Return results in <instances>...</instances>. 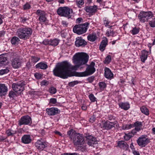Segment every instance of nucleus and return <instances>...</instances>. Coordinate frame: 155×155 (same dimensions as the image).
Listing matches in <instances>:
<instances>
[{
	"mask_svg": "<svg viewBox=\"0 0 155 155\" xmlns=\"http://www.w3.org/2000/svg\"><path fill=\"white\" fill-rule=\"evenodd\" d=\"M126 130H128L133 127V124H126Z\"/></svg>",
	"mask_w": 155,
	"mask_h": 155,
	"instance_id": "51",
	"label": "nucleus"
},
{
	"mask_svg": "<svg viewBox=\"0 0 155 155\" xmlns=\"http://www.w3.org/2000/svg\"><path fill=\"white\" fill-rule=\"evenodd\" d=\"M16 95L15 92L12 91H10L9 94V96L10 98H13Z\"/></svg>",
	"mask_w": 155,
	"mask_h": 155,
	"instance_id": "42",
	"label": "nucleus"
},
{
	"mask_svg": "<svg viewBox=\"0 0 155 155\" xmlns=\"http://www.w3.org/2000/svg\"><path fill=\"white\" fill-rule=\"evenodd\" d=\"M62 155H79L78 153H64L62 154Z\"/></svg>",
	"mask_w": 155,
	"mask_h": 155,
	"instance_id": "53",
	"label": "nucleus"
},
{
	"mask_svg": "<svg viewBox=\"0 0 155 155\" xmlns=\"http://www.w3.org/2000/svg\"><path fill=\"white\" fill-rule=\"evenodd\" d=\"M35 76L36 78L39 79L41 78L42 76L41 74L37 73L35 74Z\"/></svg>",
	"mask_w": 155,
	"mask_h": 155,
	"instance_id": "47",
	"label": "nucleus"
},
{
	"mask_svg": "<svg viewBox=\"0 0 155 155\" xmlns=\"http://www.w3.org/2000/svg\"><path fill=\"white\" fill-rule=\"evenodd\" d=\"M74 62L76 65L72 66L67 61H64L58 64L53 70L54 75L63 79L73 76L78 77L74 75V73L81 72H71L70 70H76L81 66L86 64L88 61L89 56L84 53H78L74 56Z\"/></svg>",
	"mask_w": 155,
	"mask_h": 155,
	"instance_id": "1",
	"label": "nucleus"
},
{
	"mask_svg": "<svg viewBox=\"0 0 155 155\" xmlns=\"http://www.w3.org/2000/svg\"><path fill=\"white\" fill-rule=\"evenodd\" d=\"M95 63L93 62H91L90 65L88 66L87 68L86 71L81 73H74L76 76H78L79 77H82L87 76L93 74L95 71V69L94 68Z\"/></svg>",
	"mask_w": 155,
	"mask_h": 155,
	"instance_id": "4",
	"label": "nucleus"
},
{
	"mask_svg": "<svg viewBox=\"0 0 155 155\" xmlns=\"http://www.w3.org/2000/svg\"><path fill=\"white\" fill-rule=\"evenodd\" d=\"M49 92L52 94H55L56 92V89L54 87H51L49 88Z\"/></svg>",
	"mask_w": 155,
	"mask_h": 155,
	"instance_id": "38",
	"label": "nucleus"
},
{
	"mask_svg": "<svg viewBox=\"0 0 155 155\" xmlns=\"http://www.w3.org/2000/svg\"><path fill=\"white\" fill-rule=\"evenodd\" d=\"M50 41L48 40V39L45 40L43 42V44L45 45H50Z\"/></svg>",
	"mask_w": 155,
	"mask_h": 155,
	"instance_id": "49",
	"label": "nucleus"
},
{
	"mask_svg": "<svg viewBox=\"0 0 155 155\" xmlns=\"http://www.w3.org/2000/svg\"><path fill=\"white\" fill-rule=\"evenodd\" d=\"M148 52L145 50H143L142 51L141 55L140 57L141 61L144 62L147 59L148 55Z\"/></svg>",
	"mask_w": 155,
	"mask_h": 155,
	"instance_id": "25",
	"label": "nucleus"
},
{
	"mask_svg": "<svg viewBox=\"0 0 155 155\" xmlns=\"http://www.w3.org/2000/svg\"><path fill=\"white\" fill-rule=\"evenodd\" d=\"M109 23V21L106 18L104 21V24L106 26H107L108 25Z\"/></svg>",
	"mask_w": 155,
	"mask_h": 155,
	"instance_id": "56",
	"label": "nucleus"
},
{
	"mask_svg": "<svg viewBox=\"0 0 155 155\" xmlns=\"http://www.w3.org/2000/svg\"><path fill=\"white\" fill-rule=\"evenodd\" d=\"M82 20V19L81 18H79L77 19L76 21L77 22L79 23Z\"/></svg>",
	"mask_w": 155,
	"mask_h": 155,
	"instance_id": "60",
	"label": "nucleus"
},
{
	"mask_svg": "<svg viewBox=\"0 0 155 155\" xmlns=\"http://www.w3.org/2000/svg\"><path fill=\"white\" fill-rule=\"evenodd\" d=\"M152 16V13L150 12H142L140 13L138 17L140 21L144 22L151 18Z\"/></svg>",
	"mask_w": 155,
	"mask_h": 155,
	"instance_id": "7",
	"label": "nucleus"
},
{
	"mask_svg": "<svg viewBox=\"0 0 155 155\" xmlns=\"http://www.w3.org/2000/svg\"><path fill=\"white\" fill-rule=\"evenodd\" d=\"M36 14L38 15H39L40 16H41L45 14V12L43 11L38 9L36 12Z\"/></svg>",
	"mask_w": 155,
	"mask_h": 155,
	"instance_id": "40",
	"label": "nucleus"
},
{
	"mask_svg": "<svg viewBox=\"0 0 155 155\" xmlns=\"http://www.w3.org/2000/svg\"><path fill=\"white\" fill-rule=\"evenodd\" d=\"M118 146L120 148L125 150H127L129 147V145L127 143L123 141H118Z\"/></svg>",
	"mask_w": 155,
	"mask_h": 155,
	"instance_id": "20",
	"label": "nucleus"
},
{
	"mask_svg": "<svg viewBox=\"0 0 155 155\" xmlns=\"http://www.w3.org/2000/svg\"><path fill=\"white\" fill-rule=\"evenodd\" d=\"M21 140L24 143L28 144L31 142V140L29 135H25L22 137Z\"/></svg>",
	"mask_w": 155,
	"mask_h": 155,
	"instance_id": "23",
	"label": "nucleus"
},
{
	"mask_svg": "<svg viewBox=\"0 0 155 155\" xmlns=\"http://www.w3.org/2000/svg\"><path fill=\"white\" fill-rule=\"evenodd\" d=\"M119 105L120 107L125 110H128L130 107V104L127 103H120Z\"/></svg>",
	"mask_w": 155,
	"mask_h": 155,
	"instance_id": "26",
	"label": "nucleus"
},
{
	"mask_svg": "<svg viewBox=\"0 0 155 155\" xmlns=\"http://www.w3.org/2000/svg\"><path fill=\"white\" fill-rule=\"evenodd\" d=\"M149 24L152 27H155V18H154L152 20L150 21Z\"/></svg>",
	"mask_w": 155,
	"mask_h": 155,
	"instance_id": "39",
	"label": "nucleus"
},
{
	"mask_svg": "<svg viewBox=\"0 0 155 155\" xmlns=\"http://www.w3.org/2000/svg\"><path fill=\"white\" fill-rule=\"evenodd\" d=\"M21 22L24 23L26 22V21L28 20V18H26L24 17H22L21 18Z\"/></svg>",
	"mask_w": 155,
	"mask_h": 155,
	"instance_id": "46",
	"label": "nucleus"
},
{
	"mask_svg": "<svg viewBox=\"0 0 155 155\" xmlns=\"http://www.w3.org/2000/svg\"><path fill=\"white\" fill-rule=\"evenodd\" d=\"M113 74L108 68L106 67L104 69V76L108 79H111L113 78Z\"/></svg>",
	"mask_w": 155,
	"mask_h": 155,
	"instance_id": "17",
	"label": "nucleus"
},
{
	"mask_svg": "<svg viewBox=\"0 0 155 155\" xmlns=\"http://www.w3.org/2000/svg\"><path fill=\"white\" fill-rule=\"evenodd\" d=\"M48 82L45 81H43L41 82L42 85H45L47 84Z\"/></svg>",
	"mask_w": 155,
	"mask_h": 155,
	"instance_id": "58",
	"label": "nucleus"
},
{
	"mask_svg": "<svg viewBox=\"0 0 155 155\" xmlns=\"http://www.w3.org/2000/svg\"><path fill=\"white\" fill-rule=\"evenodd\" d=\"M107 40L106 38L103 40L100 46V49L102 51H103L107 45Z\"/></svg>",
	"mask_w": 155,
	"mask_h": 155,
	"instance_id": "24",
	"label": "nucleus"
},
{
	"mask_svg": "<svg viewBox=\"0 0 155 155\" xmlns=\"http://www.w3.org/2000/svg\"><path fill=\"white\" fill-rule=\"evenodd\" d=\"M50 102L54 104L57 102L56 99L54 98H51L50 99Z\"/></svg>",
	"mask_w": 155,
	"mask_h": 155,
	"instance_id": "52",
	"label": "nucleus"
},
{
	"mask_svg": "<svg viewBox=\"0 0 155 155\" xmlns=\"http://www.w3.org/2000/svg\"><path fill=\"white\" fill-rule=\"evenodd\" d=\"M32 32V29L30 28H21L18 29L16 35L21 39L26 40L29 38Z\"/></svg>",
	"mask_w": 155,
	"mask_h": 155,
	"instance_id": "3",
	"label": "nucleus"
},
{
	"mask_svg": "<svg viewBox=\"0 0 155 155\" xmlns=\"http://www.w3.org/2000/svg\"><path fill=\"white\" fill-rule=\"evenodd\" d=\"M89 97L92 102H94L96 101V98L94 96V95L92 94H90L89 96Z\"/></svg>",
	"mask_w": 155,
	"mask_h": 155,
	"instance_id": "37",
	"label": "nucleus"
},
{
	"mask_svg": "<svg viewBox=\"0 0 155 155\" xmlns=\"http://www.w3.org/2000/svg\"><path fill=\"white\" fill-rule=\"evenodd\" d=\"M19 41V38L15 36L13 37L11 40V43L13 45L18 44Z\"/></svg>",
	"mask_w": 155,
	"mask_h": 155,
	"instance_id": "28",
	"label": "nucleus"
},
{
	"mask_svg": "<svg viewBox=\"0 0 155 155\" xmlns=\"http://www.w3.org/2000/svg\"><path fill=\"white\" fill-rule=\"evenodd\" d=\"M11 62L12 66L14 68H18L21 66V59L16 58L12 60Z\"/></svg>",
	"mask_w": 155,
	"mask_h": 155,
	"instance_id": "14",
	"label": "nucleus"
},
{
	"mask_svg": "<svg viewBox=\"0 0 155 155\" xmlns=\"http://www.w3.org/2000/svg\"><path fill=\"white\" fill-rule=\"evenodd\" d=\"M8 91V88L5 84H0V96L2 97L6 94Z\"/></svg>",
	"mask_w": 155,
	"mask_h": 155,
	"instance_id": "18",
	"label": "nucleus"
},
{
	"mask_svg": "<svg viewBox=\"0 0 155 155\" xmlns=\"http://www.w3.org/2000/svg\"><path fill=\"white\" fill-rule=\"evenodd\" d=\"M62 23L63 25H64L65 26H67L68 24L67 23L66 21H62Z\"/></svg>",
	"mask_w": 155,
	"mask_h": 155,
	"instance_id": "63",
	"label": "nucleus"
},
{
	"mask_svg": "<svg viewBox=\"0 0 155 155\" xmlns=\"http://www.w3.org/2000/svg\"><path fill=\"white\" fill-rule=\"evenodd\" d=\"M39 19V21L41 22H45L47 20V18L45 17V14L43 15L40 16Z\"/></svg>",
	"mask_w": 155,
	"mask_h": 155,
	"instance_id": "32",
	"label": "nucleus"
},
{
	"mask_svg": "<svg viewBox=\"0 0 155 155\" xmlns=\"http://www.w3.org/2000/svg\"><path fill=\"white\" fill-rule=\"evenodd\" d=\"M99 85L101 89H104L106 86V84L105 82H99Z\"/></svg>",
	"mask_w": 155,
	"mask_h": 155,
	"instance_id": "36",
	"label": "nucleus"
},
{
	"mask_svg": "<svg viewBox=\"0 0 155 155\" xmlns=\"http://www.w3.org/2000/svg\"><path fill=\"white\" fill-rule=\"evenodd\" d=\"M18 122V124L20 126L22 125H30L32 123L31 119L28 115H25L21 117Z\"/></svg>",
	"mask_w": 155,
	"mask_h": 155,
	"instance_id": "9",
	"label": "nucleus"
},
{
	"mask_svg": "<svg viewBox=\"0 0 155 155\" xmlns=\"http://www.w3.org/2000/svg\"><path fill=\"white\" fill-rule=\"evenodd\" d=\"M9 63L7 60V55L6 54L0 55V67L6 65Z\"/></svg>",
	"mask_w": 155,
	"mask_h": 155,
	"instance_id": "15",
	"label": "nucleus"
},
{
	"mask_svg": "<svg viewBox=\"0 0 155 155\" xmlns=\"http://www.w3.org/2000/svg\"><path fill=\"white\" fill-rule=\"evenodd\" d=\"M3 16L0 15V24H1L2 23L3 21L2 20V19H3Z\"/></svg>",
	"mask_w": 155,
	"mask_h": 155,
	"instance_id": "59",
	"label": "nucleus"
},
{
	"mask_svg": "<svg viewBox=\"0 0 155 155\" xmlns=\"http://www.w3.org/2000/svg\"><path fill=\"white\" fill-rule=\"evenodd\" d=\"M96 38V36L95 35H88L87 36L88 39L91 41L93 42L94 41Z\"/></svg>",
	"mask_w": 155,
	"mask_h": 155,
	"instance_id": "31",
	"label": "nucleus"
},
{
	"mask_svg": "<svg viewBox=\"0 0 155 155\" xmlns=\"http://www.w3.org/2000/svg\"><path fill=\"white\" fill-rule=\"evenodd\" d=\"M46 111L48 115L51 116L57 114L60 112V110L56 107L48 108L46 109Z\"/></svg>",
	"mask_w": 155,
	"mask_h": 155,
	"instance_id": "13",
	"label": "nucleus"
},
{
	"mask_svg": "<svg viewBox=\"0 0 155 155\" xmlns=\"http://www.w3.org/2000/svg\"><path fill=\"white\" fill-rule=\"evenodd\" d=\"M137 142L140 146L143 147H145L150 141L149 139L146 138L144 135H142L138 138Z\"/></svg>",
	"mask_w": 155,
	"mask_h": 155,
	"instance_id": "10",
	"label": "nucleus"
},
{
	"mask_svg": "<svg viewBox=\"0 0 155 155\" xmlns=\"http://www.w3.org/2000/svg\"><path fill=\"white\" fill-rule=\"evenodd\" d=\"M59 43L58 41L56 39L50 40V45L55 46L57 45Z\"/></svg>",
	"mask_w": 155,
	"mask_h": 155,
	"instance_id": "30",
	"label": "nucleus"
},
{
	"mask_svg": "<svg viewBox=\"0 0 155 155\" xmlns=\"http://www.w3.org/2000/svg\"><path fill=\"white\" fill-rule=\"evenodd\" d=\"M95 119H96L95 116H94V115H93L90 118L89 120H90V122L92 123L94 121Z\"/></svg>",
	"mask_w": 155,
	"mask_h": 155,
	"instance_id": "48",
	"label": "nucleus"
},
{
	"mask_svg": "<svg viewBox=\"0 0 155 155\" xmlns=\"http://www.w3.org/2000/svg\"><path fill=\"white\" fill-rule=\"evenodd\" d=\"M89 23L86 22L80 25H77L74 26L73 31L78 35H81L85 33L87 31Z\"/></svg>",
	"mask_w": 155,
	"mask_h": 155,
	"instance_id": "6",
	"label": "nucleus"
},
{
	"mask_svg": "<svg viewBox=\"0 0 155 155\" xmlns=\"http://www.w3.org/2000/svg\"><path fill=\"white\" fill-rule=\"evenodd\" d=\"M6 133L8 136H13V135L10 131V129H8L6 131Z\"/></svg>",
	"mask_w": 155,
	"mask_h": 155,
	"instance_id": "55",
	"label": "nucleus"
},
{
	"mask_svg": "<svg viewBox=\"0 0 155 155\" xmlns=\"http://www.w3.org/2000/svg\"><path fill=\"white\" fill-rule=\"evenodd\" d=\"M73 12L72 9L66 7H60L57 9V12L59 15L68 18V19L71 18V14Z\"/></svg>",
	"mask_w": 155,
	"mask_h": 155,
	"instance_id": "5",
	"label": "nucleus"
},
{
	"mask_svg": "<svg viewBox=\"0 0 155 155\" xmlns=\"http://www.w3.org/2000/svg\"><path fill=\"white\" fill-rule=\"evenodd\" d=\"M35 145L37 148L40 150H43L47 147V144L42 139L38 140L35 143Z\"/></svg>",
	"mask_w": 155,
	"mask_h": 155,
	"instance_id": "12",
	"label": "nucleus"
},
{
	"mask_svg": "<svg viewBox=\"0 0 155 155\" xmlns=\"http://www.w3.org/2000/svg\"><path fill=\"white\" fill-rule=\"evenodd\" d=\"M54 132L56 134L60 136H62V134L59 131H55Z\"/></svg>",
	"mask_w": 155,
	"mask_h": 155,
	"instance_id": "62",
	"label": "nucleus"
},
{
	"mask_svg": "<svg viewBox=\"0 0 155 155\" xmlns=\"http://www.w3.org/2000/svg\"><path fill=\"white\" fill-rule=\"evenodd\" d=\"M141 112L145 115H148L149 114V111L147 108L145 106H142L140 108Z\"/></svg>",
	"mask_w": 155,
	"mask_h": 155,
	"instance_id": "29",
	"label": "nucleus"
},
{
	"mask_svg": "<svg viewBox=\"0 0 155 155\" xmlns=\"http://www.w3.org/2000/svg\"><path fill=\"white\" fill-rule=\"evenodd\" d=\"M86 141L89 146H93L97 143L96 139L91 135L88 136L87 137Z\"/></svg>",
	"mask_w": 155,
	"mask_h": 155,
	"instance_id": "16",
	"label": "nucleus"
},
{
	"mask_svg": "<svg viewBox=\"0 0 155 155\" xmlns=\"http://www.w3.org/2000/svg\"><path fill=\"white\" fill-rule=\"evenodd\" d=\"M5 32L4 31H0V37H1L4 35Z\"/></svg>",
	"mask_w": 155,
	"mask_h": 155,
	"instance_id": "61",
	"label": "nucleus"
},
{
	"mask_svg": "<svg viewBox=\"0 0 155 155\" xmlns=\"http://www.w3.org/2000/svg\"><path fill=\"white\" fill-rule=\"evenodd\" d=\"M77 5L79 6V5H82L84 4L83 0H80L77 2Z\"/></svg>",
	"mask_w": 155,
	"mask_h": 155,
	"instance_id": "50",
	"label": "nucleus"
},
{
	"mask_svg": "<svg viewBox=\"0 0 155 155\" xmlns=\"http://www.w3.org/2000/svg\"><path fill=\"white\" fill-rule=\"evenodd\" d=\"M82 110H85L87 109V107L84 105H83L81 107Z\"/></svg>",
	"mask_w": 155,
	"mask_h": 155,
	"instance_id": "64",
	"label": "nucleus"
},
{
	"mask_svg": "<svg viewBox=\"0 0 155 155\" xmlns=\"http://www.w3.org/2000/svg\"><path fill=\"white\" fill-rule=\"evenodd\" d=\"M137 131L135 129V128L134 129L132 130L130 133L131 134H132V135H133H133H134L136 133Z\"/></svg>",
	"mask_w": 155,
	"mask_h": 155,
	"instance_id": "57",
	"label": "nucleus"
},
{
	"mask_svg": "<svg viewBox=\"0 0 155 155\" xmlns=\"http://www.w3.org/2000/svg\"><path fill=\"white\" fill-rule=\"evenodd\" d=\"M139 31V30L138 28L135 27L133 28V29L131 31V32L132 33L133 35H136L138 34Z\"/></svg>",
	"mask_w": 155,
	"mask_h": 155,
	"instance_id": "34",
	"label": "nucleus"
},
{
	"mask_svg": "<svg viewBox=\"0 0 155 155\" xmlns=\"http://www.w3.org/2000/svg\"><path fill=\"white\" fill-rule=\"evenodd\" d=\"M111 58L110 55H108L105 58V63H109L111 61Z\"/></svg>",
	"mask_w": 155,
	"mask_h": 155,
	"instance_id": "41",
	"label": "nucleus"
},
{
	"mask_svg": "<svg viewBox=\"0 0 155 155\" xmlns=\"http://www.w3.org/2000/svg\"><path fill=\"white\" fill-rule=\"evenodd\" d=\"M132 137L133 135L131 134L130 133H129L128 134H125L124 138V139L126 140H129Z\"/></svg>",
	"mask_w": 155,
	"mask_h": 155,
	"instance_id": "33",
	"label": "nucleus"
},
{
	"mask_svg": "<svg viewBox=\"0 0 155 155\" xmlns=\"http://www.w3.org/2000/svg\"><path fill=\"white\" fill-rule=\"evenodd\" d=\"M86 11L90 13L95 12L97 11V7L95 6H87L84 8Z\"/></svg>",
	"mask_w": 155,
	"mask_h": 155,
	"instance_id": "21",
	"label": "nucleus"
},
{
	"mask_svg": "<svg viewBox=\"0 0 155 155\" xmlns=\"http://www.w3.org/2000/svg\"><path fill=\"white\" fill-rule=\"evenodd\" d=\"M133 127H135L137 131H139L142 129L143 124L141 122L137 121L133 124Z\"/></svg>",
	"mask_w": 155,
	"mask_h": 155,
	"instance_id": "22",
	"label": "nucleus"
},
{
	"mask_svg": "<svg viewBox=\"0 0 155 155\" xmlns=\"http://www.w3.org/2000/svg\"><path fill=\"white\" fill-rule=\"evenodd\" d=\"M116 123V122H110L108 121H107L104 124L103 127L105 129L108 130L114 127L115 124Z\"/></svg>",
	"mask_w": 155,
	"mask_h": 155,
	"instance_id": "19",
	"label": "nucleus"
},
{
	"mask_svg": "<svg viewBox=\"0 0 155 155\" xmlns=\"http://www.w3.org/2000/svg\"><path fill=\"white\" fill-rule=\"evenodd\" d=\"M106 34L107 37H109L110 35L113 36L114 35L115 33L113 31H107Z\"/></svg>",
	"mask_w": 155,
	"mask_h": 155,
	"instance_id": "44",
	"label": "nucleus"
},
{
	"mask_svg": "<svg viewBox=\"0 0 155 155\" xmlns=\"http://www.w3.org/2000/svg\"><path fill=\"white\" fill-rule=\"evenodd\" d=\"M37 68L42 69H46L48 68V65L46 63L41 62L36 65Z\"/></svg>",
	"mask_w": 155,
	"mask_h": 155,
	"instance_id": "27",
	"label": "nucleus"
},
{
	"mask_svg": "<svg viewBox=\"0 0 155 155\" xmlns=\"http://www.w3.org/2000/svg\"><path fill=\"white\" fill-rule=\"evenodd\" d=\"M9 71V70L8 69L6 68L5 69H2L0 70V74L3 75L8 73Z\"/></svg>",
	"mask_w": 155,
	"mask_h": 155,
	"instance_id": "35",
	"label": "nucleus"
},
{
	"mask_svg": "<svg viewBox=\"0 0 155 155\" xmlns=\"http://www.w3.org/2000/svg\"><path fill=\"white\" fill-rule=\"evenodd\" d=\"M40 58L35 57H32V60L34 62H37L39 60Z\"/></svg>",
	"mask_w": 155,
	"mask_h": 155,
	"instance_id": "54",
	"label": "nucleus"
},
{
	"mask_svg": "<svg viewBox=\"0 0 155 155\" xmlns=\"http://www.w3.org/2000/svg\"><path fill=\"white\" fill-rule=\"evenodd\" d=\"M79 82L77 81H75L70 82L69 83V85L71 87L74 86V85L78 84Z\"/></svg>",
	"mask_w": 155,
	"mask_h": 155,
	"instance_id": "43",
	"label": "nucleus"
},
{
	"mask_svg": "<svg viewBox=\"0 0 155 155\" xmlns=\"http://www.w3.org/2000/svg\"><path fill=\"white\" fill-rule=\"evenodd\" d=\"M68 134L69 135L75 146L79 147L84 143V139L82 134L76 133L72 129L68 132Z\"/></svg>",
	"mask_w": 155,
	"mask_h": 155,
	"instance_id": "2",
	"label": "nucleus"
},
{
	"mask_svg": "<svg viewBox=\"0 0 155 155\" xmlns=\"http://www.w3.org/2000/svg\"><path fill=\"white\" fill-rule=\"evenodd\" d=\"M24 81L20 82L18 83H14L12 84V87L13 90L16 92L20 93L24 90V86L25 85Z\"/></svg>",
	"mask_w": 155,
	"mask_h": 155,
	"instance_id": "8",
	"label": "nucleus"
},
{
	"mask_svg": "<svg viewBox=\"0 0 155 155\" xmlns=\"http://www.w3.org/2000/svg\"><path fill=\"white\" fill-rule=\"evenodd\" d=\"M30 8V5L28 3L26 4L23 6L24 9L25 10L29 9Z\"/></svg>",
	"mask_w": 155,
	"mask_h": 155,
	"instance_id": "45",
	"label": "nucleus"
},
{
	"mask_svg": "<svg viewBox=\"0 0 155 155\" xmlns=\"http://www.w3.org/2000/svg\"><path fill=\"white\" fill-rule=\"evenodd\" d=\"M87 42L81 37H78L76 38L75 42V45L78 47H84L87 45Z\"/></svg>",
	"mask_w": 155,
	"mask_h": 155,
	"instance_id": "11",
	"label": "nucleus"
}]
</instances>
